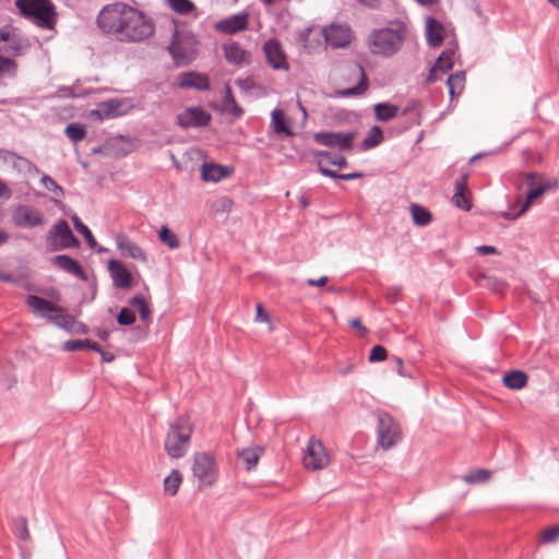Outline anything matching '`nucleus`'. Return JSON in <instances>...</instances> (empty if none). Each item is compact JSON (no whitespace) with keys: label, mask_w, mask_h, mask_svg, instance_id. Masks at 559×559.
I'll use <instances>...</instances> for the list:
<instances>
[{"label":"nucleus","mask_w":559,"mask_h":559,"mask_svg":"<svg viewBox=\"0 0 559 559\" xmlns=\"http://www.w3.org/2000/svg\"><path fill=\"white\" fill-rule=\"evenodd\" d=\"M394 361L396 364V372L399 373V376H401V377H409V378L412 377V373L404 369L402 358L395 357Z\"/></svg>","instance_id":"5fc2aeb1"},{"label":"nucleus","mask_w":559,"mask_h":559,"mask_svg":"<svg viewBox=\"0 0 559 559\" xmlns=\"http://www.w3.org/2000/svg\"><path fill=\"white\" fill-rule=\"evenodd\" d=\"M302 463L310 471L323 469L329 465L330 455L320 440L312 438L308 441Z\"/></svg>","instance_id":"9d476101"},{"label":"nucleus","mask_w":559,"mask_h":559,"mask_svg":"<svg viewBox=\"0 0 559 559\" xmlns=\"http://www.w3.org/2000/svg\"><path fill=\"white\" fill-rule=\"evenodd\" d=\"M323 35L333 48H343L352 40V29L346 24H331L323 29Z\"/></svg>","instance_id":"f3484780"},{"label":"nucleus","mask_w":559,"mask_h":559,"mask_svg":"<svg viewBox=\"0 0 559 559\" xmlns=\"http://www.w3.org/2000/svg\"><path fill=\"white\" fill-rule=\"evenodd\" d=\"M29 40L12 25L0 27V52L11 57L22 55L29 48Z\"/></svg>","instance_id":"6e6552de"},{"label":"nucleus","mask_w":559,"mask_h":559,"mask_svg":"<svg viewBox=\"0 0 559 559\" xmlns=\"http://www.w3.org/2000/svg\"><path fill=\"white\" fill-rule=\"evenodd\" d=\"M313 139L318 144L347 152L353 148L355 133L322 131L314 133Z\"/></svg>","instance_id":"4468645a"},{"label":"nucleus","mask_w":559,"mask_h":559,"mask_svg":"<svg viewBox=\"0 0 559 559\" xmlns=\"http://www.w3.org/2000/svg\"><path fill=\"white\" fill-rule=\"evenodd\" d=\"M223 110L226 112L231 114L235 117H240L243 114V110L241 107L237 104L230 86L227 84L225 85V96L223 99Z\"/></svg>","instance_id":"c9c22d12"},{"label":"nucleus","mask_w":559,"mask_h":559,"mask_svg":"<svg viewBox=\"0 0 559 559\" xmlns=\"http://www.w3.org/2000/svg\"><path fill=\"white\" fill-rule=\"evenodd\" d=\"M231 174V168L213 163H204L201 167V177L204 181L218 182Z\"/></svg>","instance_id":"c85d7f7f"},{"label":"nucleus","mask_w":559,"mask_h":559,"mask_svg":"<svg viewBox=\"0 0 559 559\" xmlns=\"http://www.w3.org/2000/svg\"><path fill=\"white\" fill-rule=\"evenodd\" d=\"M348 70L352 74H354L355 76L358 78V84L354 87H350V88H345V90H342V91H338V95L341 96H344V97H348V96H356V95H361L365 93V91L367 90L368 87V84H367V78H366V73H365V70L364 68L358 64V63H354V64H350L348 67Z\"/></svg>","instance_id":"bb28decb"},{"label":"nucleus","mask_w":559,"mask_h":559,"mask_svg":"<svg viewBox=\"0 0 559 559\" xmlns=\"http://www.w3.org/2000/svg\"><path fill=\"white\" fill-rule=\"evenodd\" d=\"M248 26L249 13L243 11L217 21L214 24V29L221 34L234 35L239 32L246 31Z\"/></svg>","instance_id":"dca6fc26"},{"label":"nucleus","mask_w":559,"mask_h":559,"mask_svg":"<svg viewBox=\"0 0 559 559\" xmlns=\"http://www.w3.org/2000/svg\"><path fill=\"white\" fill-rule=\"evenodd\" d=\"M255 318H257L258 321H269V316L263 310L261 305L257 306V316H255Z\"/></svg>","instance_id":"e2e57ef3"},{"label":"nucleus","mask_w":559,"mask_h":559,"mask_svg":"<svg viewBox=\"0 0 559 559\" xmlns=\"http://www.w3.org/2000/svg\"><path fill=\"white\" fill-rule=\"evenodd\" d=\"M97 25L103 33L127 44L143 43L155 33L152 17L123 2L105 5L98 13Z\"/></svg>","instance_id":"f257e3e1"},{"label":"nucleus","mask_w":559,"mask_h":559,"mask_svg":"<svg viewBox=\"0 0 559 559\" xmlns=\"http://www.w3.org/2000/svg\"><path fill=\"white\" fill-rule=\"evenodd\" d=\"M378 442L382 449L393 448L401 439V430L395 420L388 413L378 415Z\"/></svg>","instance_id":"1a4fd4ad"},{"label":"nucleus","mask_w":559,"mask_h":559,"mask_svg":"<svg viewBox=\"0 0 559 559\" xmlns=\"http://www.w3.org/2000/svg\"><path fill=\"white\" fill-rule=\"evenodd\" d=\"M399 112V107L388 103H379L374 105L376 118L380 121H389Z\"/></svg>","instance_id":"4c0bfd02"},{"label":"nucleus","mask_w":559,"mask_h":559,"mask_svg":"<svg viewBox=\"0 0 559 559\" xmlns=\"http://www.w3.org/2000/svg\"><path fill=\"white\" fill-rule=\"evenodd\" d=\"M388 353L386 349L381 345H376L371 348L369 355L370 362H379L386 359Z\"/></svg>","instance_id":"3c124183"},{"label":"nucleus","mask_w":559,"mask_h":559,"mask_svg":"<svg viewBox=\"0 0 559 559\" xmlns=\"http://www.w3.org/2000/svg\"><path fill=\"white\" fill-rule=\"evenodd\" d=\"M192 473L199 481V488L213 486L217 478V465L214 456L209 452L194 454Z\"/></svg>","instance_id":"0eeeda50"},{"label":"nucleus","mask_w":559,"mask_h":559,"mask_svg":"<svg viewBox=\"0 0 559 559\" xmlns=\"http://www.w3.org/2000/svg\"><path fill=\"white\" fill-rule=\"evenodd\" d=\"M130 304L135 307L138 310L140 308H143L144 306H146V301L145 299L142 297V296H134L131 300H130Z\"/></svg>","instance_id":"4d7b16f0"},{"label":"nucleus","mask_w":559,"mask_h":559,"mask_svg":"<svg viewBox=\"0 0 559 559\" xmlns=\"http://www.w3.org/2000/svg\"><path fill=\"white\" fill-rule=\"evenodd\" d=\"M14 533L22 540H27L29 538L27 522L24 518H20L17 520H15Z\"/></svg>","instance_id":"09e8293b"},{"label":"nucleus","mask_w":559,"mask_h":559,"mask_svg":"<svg viewBox=\"0 0 559 559\" xmlns=\"http://www.w3.org/2000/svg\"><path fill=\"white\" fill-rule=\"evenodd\" d=\"M476 251L480 254H492L497 252V249L492 246H478Z\"/></svg>","instance_id":"13d9d810"},{"label":"nucleus","mask_w":559,"mask_h":559,"mask_svg":"<svg viewBox=\"0 0 559 559\" xmlns=\"http://www.w3.org/2000/svg\"><path fill=\"white\" fill-rule=\"evenodd\" d=\"M262 447H250L239 451L238 456L243 462L246 469L251 471L254 468L263 453Z\"/></svg>","instance_id":"7c9ffc66"},{"label":"nucleus","mask_w":559,"mask_h":559,"mask_svg":"<svg viewBox=\"0 0 559 559\" xmlns=\"http://www.w3.org/2000/svg\"><path fill=\"white\" fill-rule=\"evenodd\" d=\"M132 108H134V103L131 98H112L102 102L97 109L92 110V116L99 120L110 119L127 115Z\"/></svg>","instance_id":"f8f14e48"},{"label":"nucleus","mask_w":559,"mask_h":559,"mask_svg":"<svg viewBox=\"0 0 559 559\" xmlns=\"http://www.w3.org/2000/svg\"><path fill=\"white\" fill-rule=\"evenodd\" d=\"M312 155L317 160V165L319 167L320 173L325 177L332 179L354 180L362 176V174L360 173L337 174L336 171L329 169L328 167H323V157L331 156V152L329 151H314Z\"/></svg>","instance_id":"393cba45"},{"label":"nucleus","mask_w":559,"mask_h":559,"mask_svg":"<svg viewBox=\"0 0 559 559\" xmlns=\"http://www.w3.org/2000/svg\"><path fill=\"white\" fill-rule=\"evenodd\" d=\"M454 55L455 51L453 49H448L439 56L436 63L430 69L429 75L427 78L428 83L436 82L439 80L440 73H447L452 69Z\"/></svg>","instance_id":"b1692460"},{"label":"nucleus","mask_w":559,"mask_h":559,"mask_svg":"<svg viewBox=\"0 0 559 559\" xmlns=\"http://www.w3.org/2000/svg\"><path fill=\"white\" fill-rule=\"evenodd\" d=\"M466 189V176L462 177V180L455 182V191L452 198L454 205L463 211L471 210V203L466 199L464 191Z\"/></svg>","instance_id":"2f4dec72"},{"label":"nucleus","mask_w":559,"mask_h":559,"mask_svg":"<svg viewBox=\"0 0 559 559\" xmlns=\"http://www.w3.org/2000/svg\"><path fill=\"white\" fill-rule=\"evenodd\" d=\"M408 20L394 19L383 27L374 28L367 38L369 51L381 58L395 56L403 45L412 38Z\"/></svg>","instance_id":"f03ea898"},{"label":"nucleus","mask_w":559,"mask_h":559,"mask_svg":"<svg viewBox=\"0 0 559 559\" xmlns=\"http://www.w3.org/2000/svg\"><path fill=\"white\" fill-rule=\"evenodd\" d=\"M310 32H311V28H305V29L299 32V35H298L299 36V41L302 43L304 47H306V41H307V38H308Z\"/></svg>","instance_id":"0e129e2a"},{"label":"nucleus","mask_w":559,"mask_h":559,"mask_svg":"<svg viewBox=\"0 0 559 559\" xmlns=\"http://www.w3.org/2000/svg\"><path fill=\"white\" fill-rule=\"evenodd\" d=\"M349 324L353 326V328H356L362 332H366V329L365 326L362 325L361 321L359 319H352L349 321Z\"/></svg>","instance_id":"69168bd1"},{"label":"nucleus","mask_w":559,"mask_h":559,"mask_svg":"<svg viewBox=\"0 0 559 559\" xmlns=\"http://www.w3.org/2000/svg\"><path fill=\"white\" fill-rule=\"evenodd\" d=\"M11 197V189L0 180V198L9 199Z\"/></svg>","instance_id":"680f3d73"},{"label":"nucleus","mask_w":559,"mask_h":559,"mask_svg":"<svg viewBox=\"0 0 559 559\" xmlns=\"http://www.w3.org/2000/svg\"><path fill=\"white\" fill-rule=\"evenodd\" d=\"M20 12L40 28L51 29L56 23V11L50 0H15Z\"/></svg>","instance_id":"39448f33"},{"label":"nucleus","mask_w":559,"mask_h":559,"mask_svg":"<svg viewBox=\"0 0 559 559\" xmlns=\"http://www.w3.org/2000/svg\"><path fill=\"white\" fill-rule=\"evenodd\" d=\"M538 174L536 173H528V174H520L518 178L514 181V185L518 187V189H522L524 181L526 182L528 187V191L526 194V199L521 205V209L518 213H515V216H521L524 214L531 206L532 202L543 195L546 190L548 189L547 185H536V178Z\"/></svg>","instance_id":"ddd939ff"},{"label":"nucleus","mask_w":559,"mask_h":559,"mask_svg":"<svg viewBox=\"0 0 559 559\" xmlns=\"http://www.w3.org/2000/svg\"><path fill=\"white\" fill-rule=\"evenodd\" d=\"M198 44L199 40L194 34L175 31L168 50L176 64L186 66L195 58Z\"/></svg>","instance_id":"423d86ee"},{"label":"nucleus","mask_w":559,"mask_h":559,"mask_svg":"<svg viewBox=\"0 0 559 559\" xmlns=\"http://www.w3.org/2000/svg\"><path fill=\"white\" fill-rule=\"evenodd\" d=\"M271 126L276 134H285L287 136L293 134L290 128L286 123L282 109L276 108L271 112Z\"/></svg>","instance_id":"72a5a7b5"},{"label":"nucleus","mask_w":559,"mask_h":559,"mask_svg":"<svg viewBox=\"0 0 559 559\" xmlns=\"http://www.w3.org/2000/svg\"><path fill=\"white\" fill-rule=\"evenodd\" d=\"M98 353L100 354L103 361L109 362V361L114 360L112 354L104 352L102 348H100V352H98Z\"/></svg>","instance_id":"338daca9"},{"label":"nucleus","mask_w":559,"mask_h":559,"mask_svg":"<svg viewBox=\"0 0 559 559\" xmlns=\"http://www.w3.org/2000/svg\"><path fill=\"white\" fill-rule=\"evenodd\" d=\"M414 224L417 226H427L431 219V213L419 204H412L409 207Z\"/></svg>","instance_id":"e433bc0d"},{"label":"nucleus","mask_w":559,"mask_h":559,"mask_svg":"<svg viewBox=\"0 0 559 559\" xmlns=\"http://www.w3.org/2000/svg\"><path fill=\"white\" fill-rule=\"evenodd\" d=\"M48 240L51 250H61L67 248H75L79 240L73 235L66 221L57 222L48 233Z\"/></svg>","instance_id":"9b49d317"},{"label":"nucleus","mask_w":559,"mask_h":559,"mask_svg":"<svg viewBox=\"0 0 559 559\" xmlns=\"http://www.w3.org/2000/svg\"><path fill=\"white\" fill-rule=\"evenodd\" d=\"M9 240V234L0 228V246L4 245Z\"/></svg>","instance_id":"774afa93"},{"label":"nucleus","mask_w":559,"mask_h":559,"mask_svg":"<svg viewBox=\"0 0 559 559\" xmlns=\"http://www.w3.org/2000/svg\"><path fill=\"white\" fill-rule=\"evenodd\" d=\"M12 167L19 171H27L29 174L39 175L40 170L28 159L16 155L13 152L1 150L0 151V168Z\"/></svg>","instance_id":"6ab92c4d"},{"label":"nucleus","mask_w":559,"mask_h":559,"mask_svg":"<svg viewBox=\"0 0 559 559\" xmlns=\"http://www.w3.org/2000/svg\"><path fill=\"white\" fill-rule=\"evenodd\" d=\"M503 384L511 390H520L527 383V376L520 370H513L503 376Z\"/></svg>","instance_id":"473e14b6"},{"label":"nucleus","mask_w":559,"mask_h":559,"mask_svg":"<svg viewBox=\"0 0 559 559\" xmlns=\"http://www.w3.org/2000/svg\"><path fill=\"white\" fill-rule=\"evenodd\" d=\"M329 278L328 276H321L320 278L318 280H312V278H309L307 281V284L309 286H324L326 283H328Z\"/></svg>","instance_id":"bf43d9fd"},{"label":"nucleus","mask_w":559,"mask_h":559,"mask_svg":"<svg viewBox=\"0 0 559 559\" xmlns=\"http://www.w3.org/2000/svg\"><path fill=\"white\" fill-rule=\"evenodd\" d=\"M72 222L75 229L85 238L88 247L92 249L96 248L97 242L90 228L76 215L72 216Z\"/></svg>","instance_id":"37998d69"},{"label":"nucleus","mask_w":559,"mask_h":559,"mask_svg":"<svg viewBox=\"0 0 559 559\" xmlns=\"http://www.w3.org/2000/svg\"><path fill=\"white\" fill-rule=\"evenodd\" d=\"M266 61L274 70H288L286 53L277 39H269L263 45Z\"/></svg>","instance_id":"a211bd4d"},{"label":"nucleus","mask_w":559,"mask_h":559,"mask_svg":"<svg viewBox=\"0 0 559 559\" xmlns=\"http://www.w3.org/2000/svg\"><path fill=\"white\" fill-rule=\"evenodd\" d=\"M63 349L67 352H75L80 349H92L100 352V346L91 340H72L63 343Z\"/></svg>","instance_id":"58836bf2"},{"label":"nucleus","mask_w":559,"mask_h":559,"mask_svg":"<svg viewBox=\"0 0 559 559\" xmlns=\"http://www.w3.org/2000/svg\"><path fill=\"white\" fill-rule=\"evenodd\" d=\"M116 246L122 255L146 262V255L144 251L126 234L121 233L116 236Z\"/></svg>","instance_id":"5701e85b"},{"label":"nucleus","mask_w":559,"mask_h":559,"mask_svg":"<svg viewBox=\"0 0 559 559\" xmlns=\"http://www.w3.org/2000/svg\"><path fill=\"white\" fill-rule=\"evenodd\" d=\"M222 50L229 64L241 67L250 61V52L235 40H227L223 44Z\"/></svg>","instance_id":"aec40b11"},{"label":"nucleus","mask_w":559,"mask_h":559,"mask_svg":"<svg viewBox=\"0 0 559 559\" xmlns=\"http://www.w3.org/2000/svg\"><path fill=\"white\" fill-rule=\"evenodd\" d=\"M383 140V133L380 127L374 126L370 129L362 141V148L370 150L378 146Z\"/></svg>","instance_id":"79ce46f5"},{"label":"nucleus","mask_w":559,"mask_h":559,"mask_svg":"<svg viewBox=\"0 0 559 559\" xmlns=\"http://www.w3.org/2000/svg\"><path fill=\"white\" fill-rule=\"evenodd\" d=\"M158 239L160 240V242H163L166 247H168L171 250L178 249L180 247V241L177 235L167 226L160 227L158 231Z\"/></svg>","instance_id":"a19ab883"},{"label":"nucleus","mask_w":559,"mask_h":559,"mask_svg":"<svg viewBox=\"0 0 559 559\" xmlns=\"http://www.w3.org/2000/svg\"><path fill=\"white\" fill-rule=\"evenodd\" d=\"M425 35L429 46H440L443 41V25L435 17H427L425 23Z\"/></svg>","instance_id":"c756f323"},{"label":"nucleus","mask_w":559,"mask_h":559,"mask_svg":"<svg viewBox=\"0 0 559 559\" xmlns=\"http://www.w3.org/2000/svg\"><path fill=\"white\" fill-rule=\"evenodd\" d=\"M139 313L142 321H144L145 323L151 322V310L147 305L144 306L143 308H140Z\"/></svg>","instance_id":"6e6d98bb"},{"label":"nucleus","mask_w":559,"mask_h":559,"mask_svg":"<svg viewBox=\"0 0 559 559\" xmlns=\"http://www.w3.org/2000/svg\"><path fill=\"white\" fill-rule=\"evenodd\" d=\"M325 164L338 166L340 168L347 166L346 158L341 154L331 153L330 157H323V167H326Z\"/></svg>","instance_id":"603ef678"},{"label":"nucleus","mask_w":559,"mask_h":559,"mask_svg":"<svg viewBox=\"0 0 559 559\" xmlns=\"http://www.w3.org/2000/svg\"><path fill=\"white\" fill-rule=\"evenodd\" d=\"M559 539V524L545 528L542 533V542L544 544H551Z\"/></svg>","instance_id":"8fccbe9b"},{"label":"nucleus","mask_w":559,"mask_h":559,"mask_svg":"<svg viewBox=\"0 0 559 559\" xmlns=\"http://www.w3.org/2000/svg\"><path fill=\"white\" fill-rule=\"evenodd\" d=\"M182 483V476L179 471L173 469L164 479V491L169 496H175Z\"/></svg>","instance_id":"ea45409f"},{"label":"nucleus","mask_w":559,"mask_h":559,"mask_svg":"<svg viewBox=\"0 0 559 559\" xmlns=\"http://www.w3.org/2000/svg\"><path fill=\"white\" fill-rule=\"evenodd\" d=\"M117 321L121 325H130L135 321V316L130 309L123 308L119 312Z\"/></svg>","instance_id":"864d4df0"},{"label":"nucleus","mask_w":559,"mask_h":559,"mask_svg":"<svg viewBox=\"0 0 559 559\" xmlns=\"http://www.w3.org/2000/svg\"><path fill=\"white\" fill-rule=\"evenodd\" d=\"M108 270L110 272L115 287L129 288L131 286L132 275L122 262L117 260H109Z\"/></svg>","instance_id":"4be33fe9"},{"label":"nucleus","mask_w":559,"mask_h":559,"mask_svg":"<svg viewBox=\"0 0 559 559\" xmlns=\"http://www.w3.org/2000/svg\"><path fill=\"white\" fill-rule=\"evenodd\" d=\"M12 222L17 227L33 228L44 224V215L33 206L20 205L12 214Z\"/></svg>","instance_id":"2eb2a0df"},{"label":"nucleus","mask_w":559,"mask_h":559,"mask_svg":"<svg viewBox=\"0 0 559 559\" xmlns=\"http://www.w3.org/2000/svg\"><path fill=\"white\" fill-rule=\"evenodd\" d=\"M465 82V73L463 71H459L454 74L448 76L447 85L449 88V95L451 99L455 97V95L461 94L464 87Z\"/></svg>","instance_id":"f704fd0d"},{"label":"nucleus","mask_w":559,"mask_h":559,"mask_svg":"<svg viewBox=\"0 0 559 559\" xmlns=\"http://www.w3.org/2000/svg\"><path fill=\"white\" fill-rule=\"evenodd\" d=\"M67 136L74 143L82 141L86 135L85 128L80 123H70L66 128Z\"/></svg>","instance_id":"a18cd8bd"},{"label":"nucleus","mask_w":559,"mask_h":559,"mask_svg":"<svg viewBox=\"0 0 559 559\" xmlns=\"http://www.w3.org/2000/svg\"><path fill=\"white\" fill-rule=\"evenodd\" d=\"M26 304L36 316L44 317L48 322L66 331L72 330L74 318L68 314L64 308L36 295H28Z\"/></svg>","instance_id":"20e7f679"},{"label":"nucleus","mask_w":559,"mask_h":559,"mask_svg":"<svg viewBox=\"0 0 559 559\" xmlns=\"http://www.w3.org/2000/svg\"><path fill=\"white\" fill-rule=\"evenodd\" d=\"M40 182L43 187L52 193V198H61L63 195L62 188L48 175H43Z\"/></svg>","instance_id":"de8ad7c7"},{"label":"nucleus","mask_w":559,"mask_h":559,"mask_svg":"<svg viewBox=\"0 0 559 559\" xmlns=\"http://www.w3.org/2000/svg\"><path fill=\"white\" fill-rule=\"evenodd\" d=\"M210 119L211 116L201 107L187 108L177 116V122L182 128L203 127Z\"/></svg>","instance_id":"412c9836"},{"label":"nucleus","mask_w":559,"mask_h":559,"mask_svg":"<svg viewBox=\"0 0 559 559\" xmlns=\"http://www.w3.org/2000/svg\"><path fill=\"white\" fill-rule=\"evenodd\" d=\"M360 4L368 7L370 9H378L380 7V0H356Z\"/></svg>","instance_id":"052dcab7"},{"label":"nucleus","mask_w":559,"mask_h":559,"mask_svg":"<svg viewBox=\"0 0 559 559\" xmlns=\"http://www.w3.org/2000/svg\"><path fill=\"white\" fill-rule=\"evenodd\" d=\"M490 477V472L487 469H475L463 476V480L468 484L484 483Z\"/></svg>","instance_id":"49530a36"},{"label":"nucleus","mask_w":559,"mask_h":559,"mask_svg":"<svg viewBox=\"0 0 559 559\" xmlns=\"http://www.w3.org/2000/svg\"><path fill=\"white\" fill-rule=\"evenodd\" d=\"M178 85L181 88H194L198 91H206L210 87V82L207 75L191 71L180 75Z\"/></svg>","instance_id":"a878e982"},{"label":"nucleus","mask_w":559,"mask_h":559,"mask_svg":"<svg viewBox=\"0 0 559 559\" xmlns=\"http://www.w3.org/2000/svg\"><path fill=\"white\" fill-rule=\"evenodd\" d=\"M52 263L64 272L85 281L86 275L80 263L67 254H59L52 258Z\"/></svg>","instance_id":"cd10ccee"},{"label":"nucleus","mask_w":559,"mask_h":559,"mask_svg":"<svg viewBox=\"0 0 559 559\" xmlns=\"http://www.w3.org/2000/svg\"><path fill=\"white\" fill-rule=\"evenodd\" d=\"M169 7L179 14H188L195 10V5L190 0H167Z\"/></svg>","instance_id":"c03bdc74"},{"label":"nucleus","mask_w":559,"mask_h":559,"mask_svg":"<svg viewBox=\"0 0 559 559\" xmlns=\"http://www.w3.org/2000/svg\"><path fill=\"white\" fill-rule=\"evenodd\" d=\"M192 435V426L188 418L179 417L170 424L165 438L164 448L171 459H180L187 453Z\"/></svg>","instance_id":"7ed1b4c3"}]
</instances>
